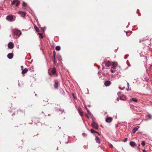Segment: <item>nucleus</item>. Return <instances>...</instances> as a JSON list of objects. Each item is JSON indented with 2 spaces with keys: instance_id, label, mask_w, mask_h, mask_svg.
Masks as SVG:
<instances>
[{
  "instance_id": "obj_1",
  "label": "nucleus",
  "mask_w": 152,
  "mask_h": 152,
  "mask_svg": "<svg viewBox=\"0 0 152 152\" xmlns=\"http://www.w3.org/2000/svg\"><path fill=\"white\" fill-rule=\"evenodd\" d=\"M12 32L15 35L18 36H20L21 34V31L16 29H13Z\"/></svg>"
},
{
  "instance_id": "obj_2",
  "label": "nucleus",
  "mask_w": 152,
  "mask_h": 152,
  "mask_svg": "<svg viewBox=\"0 0 152 152\" xmlns=\"http://www.w3.org/2000/svg\"><path fill=\"white\" fill-rule=\"evenodd\" d=\"M6 19L8 21L10 22H12L15 20L14 16L12 15L7 16Z\"/></svg>"
},
{
  "instance_id": "obj_3",
  "label": "nucleus",
  "mask_w": 152,
  "mask_h": 152,
  "mask_svg": "<svg viewBox=\"0 0 152 152\" xmlns=\"http://www.w3.org/2000/svg\"><path fill=\"white\" fill-rule=\"evenodd\" d=\"M20 3V1L18 0H13L12 3V5H15L16 6H18Z\"/></svg>"
},
{
  "instance_id": "obj_4",
  "label": "nucleus",
  "mask_w": 152,
  "mask_h": 152,
  "mask_svg": "<svg viewBox=\"0 0 152 152\" xmlns=\"http://www.w3.org/2000/svg\"><path fill=\"white\" fill-rule=\"evenodd\" d=\"M92 126L94 128L96 129H98V124L96 123L95 121H94L91 124Z\"/></svg>"
},
{
  "instance_id": "obj_5",
  "label": "nucleus",
  "mask_w": 152,
  "mask_h": 152,
  "mask_svg": "<svg viewBox=\"0 0 152 152\" xmlns=\"http://www.w3.org/2000/svg\"><path fill=\"white\" fill-rule=\"evenodd\" d=\"M8 48H9L12 49L14 47V44L12 42H9L8 44Z\"/></svg>"
},
{
  "instance_id": "obj_6",
  "label": "nucleus",
  "mask_w": 152,
  "mask_h": 152,
  "mask_svg": "<svg viewBox=\"0 0 152 152\" xmlns=\"http://www.w3.org/2000/svg\"><path fill=\"white\" fill-rule=\"evenodd\" d=\"M111 83V82L110 80L105 81L104 84L106 86H109Z\"/></svg>"
},
{
  "instance_id": "obj_7",
  "label": "nucleus",
  "mask_w": 152,
  "mask_h": 152,
  "mask_svg": "<svg viewBox=\"0 0 152 152\" xmlns=\"http://www.w3.org/2000/svg\"><path fill=\"white\" fill-rule=\"evenodd\" d=\"M103 64H105V66L107 67H109L110 65V63L109 61H104Z\"/></svg>"
},
{
  "instance_id": "obj_8",
  "label": "nucleus",
  "mask_w": 152,
  "mask_h": 152,
  "mask_svg": "<svg viewBox=\"0 0 152 152\" xmlns=\"http://www.w3.org/2000/svg\"><path fill=\"white\" fill-rule=\"evenodd\" d=\"M112 119L110 117L107 118L106 119V121L108 123H110L111 122Z\"/></svg>"
},
{
  "instance_id": "obj_9",
  "label": "nucleus",
  "mask_w": 152,
  "mask_h": 152,
  "mask_svg": "<svg viewBox=\"0 0 152 152\" xmlns=\"http://www.w3.org/2000/svg\"><path fill=\"white\" fill-rule=\"evenodd\" d=\"M129 144L132 147H134L136 145V143L133 141H131L129 142Z\"/></svg>"
},
{
  "instance_id": "obj_10",
  "label": "nucleus",
  "mask_w": 152,
  "mask_h": 152,
  "mask_svg": "<svg viewBox=\"0 0 152 152\" xmlns=\"http://www.w3.org/2000/svg\"><path fill=\"white\" fill-rule=\"evenodd\" d=\"M13 57V54L12 53H9L7 55V57L10 59H12Z\"/></svg>"
},
{
  "instance_id": "obj_11",
  "label": "nucleus",
  "mask_w": 152,
  "mask_h": 152,
  "mask_svg": "<svg viewBox=\"0 0 152 152\" xmlns=\"http://www.w3.org/2000/svg\"><path fill=\"white\" fill-rule=\"evenodd\" d=\"M18 13L19 14H22V16L23 17H24L26 15V13L23 12L21 11H20L18 12Z\"/></svg>"
},
{
  "instance_id": "obj_12",
  "label": "nucleus",
  "mask_w": 152,
  "mask_h": 152,
  "mask_svg": "<svg viewBox=\"0 0 152 152\" xmlns=\"http://www.w3.org/2000/svg\"><path fill=\"white\" fill-rule=\"evenodd\" d=\"M28 71V69L27 68H25L22 71V74H25Z\"/></svg>"
},
{
  "instance_id": "obj_13",
  "label": "nucleus",
  "mask_w": 152,
  "mask_h": 152,
  "mask_svg": "<svg viewBox=\"0 0 152 152\" xmlns=\"http://www.w3.org/2000/svg\"><path fill=\"white\" fill-rule=\"evenodd\" d=\"M95 140L96 141V142L100 143L101 142V140L99 137H96L95 138Z\"/></svg>"
},
{
  "instance_id": "obj_14",
  "label": "nucleus",
  "mask_w": 152,
  "mask_h": 152,
  "mask_svg": "<svg viewBox=\"0 0 152 152\" xmlns=\"http://www.w3.org/2000/svg\"><path fill=\"white\" fill-rule=\"evenodd\" d=\"M56 72V69L54 68H53L52 70V74L53 75H54Z\"/></svg>"
},
{
  "instance_id": "obj_15",
  "label": "nucleus",
  "mask_w": 152,
  "mask_h": 152,
  "mask_svg": "<svg viewBox=\"0 0 152 152\" xmlns=\"http://www.w3.org/2000/svg\"><path fill=\"white\" fill-rule=\"evenodd\" d=\"M78 111L80 115L82 116L83 115V112L81 109L79 108Z\"/></svg>"
},
{
  "instance_id": "obj_16",
  "label": "nucleus",
  "mask_w": 152,
  "mask_h": 152,
  "mask_svg": "<svg viewBox=\"0 0 152 152\" xmlns=\"http://www.w3.org/2000/svg\"><path fill=\"white\" fill-rule=\"evenodd\" d=\"M54 86L56 89H57L58 88V84L57 82H56L55 83Z\"/></svg>"
},
{
  "instance_id": "obj_17",
  "label": "nucleus",
  "mask_w": 152,
  "mask_h": 152,
  "mask_svg": "<svg viewBox=\"0 0 152 152\" xmlns=\"http://www.w3.org/2000/svg\"><path fill=\"white\" fill-rule=\"evenodd\" d=\"M34 28L37 32H39V29L38 27H37L35 25L34 26Z\"/></svg>"
},
{
  "instance_id": "obj_18",
  "label": "nucleus",
  "mask_w": 152,
  "mask_h": 152,
  "mask_svg": "<svg viewBox=\"0 0 152 152\" xmlns=\"http://www.w3.org/2000/svg\"><path fill=\"white\" fill-rule=\"evenodd\" d=\"M86 108L87 110V111L88 114L90 115H91V116L92 115L91 114V113L90 111L89 110H88L86 107Z\"/></svg>"
},
{
  "instance_id": "obj_19",
  "label": "nucleus",
  "mask_w": 152,
  "mask_h": 152,
  "mask_svg": "<svg viewBox=\"0 0 152 152\" xmlns=\"http://www.w3.org/2000/svg\"><path fill=\"white\" fill-rule=\"evenodd\" d=\"M138 130V128L136 127L134 128L133 130H132V132L133 133H135Z\"/></svg>"
},
{
  "instance_id": "obj_20",
  "label": "nucleus",
  "mask_w": 152,
  "mask_h": 152,
  "mask_svg": "<svg viewBox=\"0 0 152 152\" xmlns=\"http://www.w3.org/2000/svg\"><path fill=\"white\" fill-rule=\"evenodd\" d=\"M56 50L57 51H59L60 50L61 48L59 46H57L55 48Z\"/></svg>"
},
{
  "instance_id": "obj_21",
  "label": "nucleus",
  "mask_w": 152,
  "mask_h": 152,
  "mask_svg": "<svg viewBox=\"0 0 152 152\" xmlns=\"http://www.w3.org/2000/svg\"><path fill=\"white\" fill-rule=\"evenodd\" d=\"M112 66H113V68L114 69H115V68L116 66V64L115 62L113 63V64H112Z\"/></svg>"
},
{
  "instance_id": "obj_22",
  "label": "nucleus",
  "mask_w": 152,
  "mask_h": 152,
  "mask_svg": "<svg viewBox=\"0 0 152 152\" xmlns=\"http://www.w3.org/2000/svg\"><path fill=\"white\" fill-rule=\"evenodd\" d=\"M132 100L133 101L135 102H137V99L135 98H132Z\"/></svg>"
},
{
  "instance_id": "obj_23",
  "label": "nucleus",
  "mask_w": 152,
  "mask_h": 152,
  "mask_svg": "<svg viewBox=\"0 0 152 152\" xmlns=\"http://www.w3.org/2000/svg\"><path fill=\"white\" fill-rule=\"evenodd\" d=\"M38 34H39L41 37V38H43V34L42 33H39Z\"/></svg>"
},
{
  "instance_id": "obj_24",
  "label": "nucleus",
  "mask_w": 152,
  "mask_h": 152,
  "mask_svg": "<svg viewBox=\"0 0 152 152\" xmlns=\"http://www.w3.org/2000/svg\"><path fill=\"white\" fill-rule=\"evenodd\" d=\"M23 6L24 7H26L27 6V4L26 3L24 2H23Z\"/></svg>"
},
{
  "instance_id": "obj_25",
  "label": "nucleus",
  "mask_w": 152,
  "mask_h": 152,
  "mask_svg": "<svg viewBox=\"0 0 152 152\" xmlns=\"http://www.w3.org/2000/svg\"><path fill=\"white\" fill-rule=\"evenodd\" d=\"M91 132L92 133H96V131L94 130L93 129H91Z\"/></svg>"
},
{
  "instance_id": "obj_26",
  "label": "nucleus",
  "mask_w": 152,
  "mask_h": 152,
  "mask_svg": "<svg viewBox=\"0 0 152 152\" xmlns=\"http://www.w3.org/2000/svg\"><path fill=\"white\" fill-rule=\"evenodd\" d=\"M147 116L150 119H151L152 118V116L150 114H148Z\"/></svg>"
},
{
  "instance_id": "obj_27",
  "label": "nucleus",
  "mask_w": 152,
  "mask_h": 152,
  "mask_svg": "<svg viewBox=\"0 0 152 152\" xmlns=\"http://www.w3.org/2000/svg\"><path fill=\"white\" fill-rule=\"evenodd\" d=\"M41 29L43 32H44L45 30V28L44 27H42L41 28Z\"/></svg>"
},
{
  "instance_id": "obj_28",
  "label": "nucleus",
  "mask_w": 152,
  "mask_h": 152,
  "mask_svg": "<svg viewBox=\"0 0 152 152\" xmlns=\"http://www.w3.org/2000/svg\"><path fill=\"white\" fill-rule=\"evenodd\" d=\"M141 144L143 146H144L145 145V142L144 141L142 142Z\"/></svg>"
},
{
  "instance_id": "obj_29",
  "label": "nucleus",
  "mask_w": 152,
  "mask_h": 152,
  "mask_svg": "<svg viewBox=\"0 0 152 152\" xmlns=\"http://www.w3.org/2000/svg\"><path fill=\"white\" fill-rule=\"evenodd\" d=\"M109 147L111 148H113V145L112 144H109Z\"/></svg>"
},
{
  "instance_id": "obj_30",
  "label": "nucleus",
  "mask_w": 152,
  "mask_h": 152,
  "mask_svg": "<svg viewBox=\"0 0 152 152\" xmlns=\"http://www.w3.org/2000/svg\"><path fill=\"white\" fill-rule=\"evenodd\" d=\"M58 59L59 60H62V59H61V56H58Z\"/></svg>"
},
{
  "instance_id": "obj_31",
  "label": "nucleus",
  "mask_w": 152,
  "mask_h": 152,
  "mask_svg": "<svg viewBox=\"0 0 152 152\" xmlns=\"http://www.w3.org/2000/svg\"><path fill=\"white\" fill-rule=\"evenodd\" d=\"M127 140V138H125L124 139V140H123V141L124 142H126V141Z\"/></svg>"
},
{
  "instance_id": "obj_32",
  "label": "nucleus",
  "mask_w": 152,
  "mask_h": 152,
  "mask_svg": "<svg viewBox=\"0 0 152 152\" xmlns=\"http://www.w3.org/2000/svg\"><path fill=\"white\" fill-rule=\"evenodd\" d=\"M59 110L61 111L62 112H63L64 111V109H61Z\"/></svg>"
},
{
  "instance_id": "obj_33",
  "label": "nucleus",
  "mask_w": 152,
  "mask_h": 152,
  "mask_svg": "<svg viewBox=\"0 0 152 152\" xmlns=\"http://www.w3.org/2000/svg\"><path fill=\"white\" fill-rule=\"evenodd\" d=\"M127 84L128 88H129V83L127 82Z\"/></svg>"
},
{
  "instance_id": "obj_34",
  "label": "nucleus",
  "mask_w": 152,
  "mask_h": 152,
  "mask_svg": "<svg viewBox=\"0 0 152 152\" xmlns=\"http://www.w3.org/2000/svg\"><path fill=\"white\" fill-rule=\"evenodd\" d=\"M53 62L54 63V64L55 63L56 61H55V59H53Z\"/></svg>"
},
{
  "instance_id": "obj_35",
  "label": "nucleus",
  "mask_w": 152,
  "mask_h": 152,
  "mask_svg": "<svg viewBox=\"0 0 152 152\" xmlns=\"http://www.w3.org/2000/svg\"><path fill=\"white\" fill-rule=\"evenodd\" d=\"M83 136L84 137H86V135L85 133H83Z\"/></svg>"
},
{
  "instance_id": "obj_36",
  "label": "nucleus",
  "mask_w": 152,
  "mask_h": 152,
  "mask_svg": "<svg viewBox=\"0 0 152 152\" xmlns=\"http://www.w3.org/2000/svg\"><path fill=\"white\" fill-rule=\"evenodd\" d=\"M111 72H112V73H113V72H115V71H114L113 70H111Z\"/></svg>"
},
{
  "instance_id": "obj_37",
  "label": "nucleus",
  "mask_w": 152,
  "mask_h": 152,
  "mask_svg": "<svg viewBox=\"0 0 152 152\" xmlns=\"http://www.w3.org/2000/svg\"><path fill=\"white\" fill-rule=\"evenodd\" d=\"M92 120H93V122H94V121H94L95 118H92Z\"/></svg>"
},
{
  "instance_id": "obj_38",
  "label": "nucleus",
  "mask_w": 152,
  "mask_h": 152,
  "mask_svg": "<svg viewBox=\"0 0 152 152\" xmlns=\"http://www.w3.org/2000/svg\"><path fill=\"white\" fill-rule=\"evenodd\" d=\"M142 152H147L145 150H143Z\"/></svg>"
},
{
  "instance_id": "obj_39",
  "label": "nucleus",
  "mask_w": 152,
  "mask_h": 152,
  "mask_svg": "<svg viewBox=\"0 0 152 152\" xmlns=\"http://www.w3.org/2000/svg\"><path fill=\"white\" fill-rule=\"evenodd\" d=\"M53 59H55V55L54 53L53 55Z\"/></svg>"
},
{
  "instance_id": "obj_40",
  "label": "nucleus",
  "mask_w": 152,
  "mask_h": 152,
  "mask_svg": "<svg viewBox=\"0 0 152 152\" xmlns=\"http://www.w3.org/2000/svg\"><path fill=\"white\" fill-rule=\"evenodd\" d=\"M121 93V92H119L118 93V95H119Z\"/></svg>"
},
{
  "instance_id": "obj_41",
  "label": "nucleus",
  "mask_w": 152,
  "mask_h": 152,
  "mask_svg": "<svg viewBox=\"0 0 152 152\" xmlns=\"http://www.w3.org/2000/svg\"><path fill=\"white\" fill-rule=\"evenodd\" d=\"M117 100L118 101L119 100V98H117Z\"/></svg>"
},
{
  "instance_id": "obj_42",
  "label": "nucleus",
  "mask_w": 152,
  "mask_h": 152,
  "mask_svg": "<svg viewBox=\"0 0 152 152\" xmlns=\"http://www.w3.org/2000/svg\"><path fill=\"white\" fill-rule=\"evenodd\" d=\"M96 133H97L99 135H100V134L98 133V132H96Z\"/></svg>"
},
{
  "instance_id": "obj_43",
  "label": "nucleus",
  "mask_w": 152,
  "mask_h": 152,
  "mask_svg": "<svg viewBox=\"0 0 152 152\" xmlns=\"http://www.w3.org/2000/svg\"><path fill=\"white\" fill-rule=\"evenodd\" d=\"M23 66H21V68L23 69Z\"/></svg>"
},
{
  "instance_id": "obj_44",
  "label": "nucleus",
  "mask_w": 152,
  "mask_h": 152,
  "mask_svg": "<svg viewBox=\"0 0 152 152\" xmlns=\"http://www.w3.org/2000/svg\"><path fill=\"white\" fill-rule=\"evenodd\" d=\"M126 91H129V88H127V89H126Z\"/></svg>"
},
{
  "instance_id": "obj_45",
  "label": "nucleus",
  "mask_w": 152,
  "mask_h": 152,
  "mask_svg": "<svg viewBox=\"0 0 152 152\" xmlns=\"http://www.w3.org/2000/svg\"><path fill=\"white\" fill-rule=\"evenodd\" d=\"M140 146V144H139V145L138 146V148H139V146Z\"/></svg>"
},
{
  "instance_id": "obj_46",
  "label": "nucleus",
  "mask_w": 152,
  "mask_h": 152,
  "mask_svg": "<svg viewBox=\"0 0 152 152\" xmlns=\"http://www.w3.org/2000/svg\"><path fill=\"white\" fill-rule=\"evenodd\" d=\"M124 96V98H126V97H125V96Z\"/></svg>"
},
{
  "instance_id": "obj_47",
  "label": "nucleus",
  "mask_w": 152,
  "mask_h": 152,
  "mask_svg": "<svg viewBox=\"0 0 152 152\" xmlns=\"http://www.w3.org/2000/svg\"><path fill=\"white\" fill-rule=\"evenodd\" d=\"M86 116L87 117H88V115H87Z\"/></svg>"
},
{
  "instance_id": "obj_48",
  "label": "nucleus",
  "mask_w": 152,
  "mask_h": 152,
  "mask_svg": "<svg viewBox=\"0 0 152 152\" xmlns=\"http://www.w3.org/2000/svg\"><path fill=\"white\" fill-rule=\"evenodd\" d=\"M73 96V97L75 98L74 97V96Z\"/></svg>"
}]
</instances>
